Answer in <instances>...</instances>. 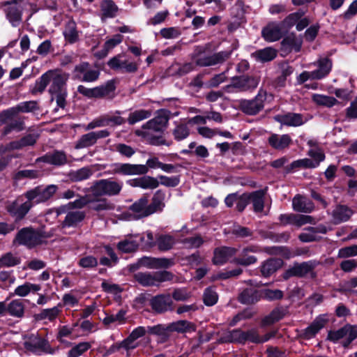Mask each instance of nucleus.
Returning a JSON list of instances; mask_svg holds the SVG:
<instances>
[{"label": "nucleus", "instance_id": "obj_1", "mask_svg": "<svg viewBox=\"0 0 357 357\" xmlns=\"http://www.w3.org/2000/svg\"><path fill=\"white\" fill-rule=\"evenodd\" d=\"M68 79L69 74L59 69L50 70L36 82L31 89V93H41L45 90L47 86L50 84L48 92L52 96V100H56V105L61 108H64L68 94L66 85Z\"/></svg>", "mask_w": 357, "mask_h": 357}, {"label": "nucleus", "instance_id": "obj_2", "mask_svg": "<svg viewBox=\"0 0 357 357\" xmlns=\"http://www.w3.org/2000/svg\"><path fill=\"white\" fill-rule=\"evenodd\" d=\"M162 162L157 158H150L147 160L146 165H132L116 163L111 166L107 172L109 174H121V175H139L145 174L150 168H160Z\"/></svg>", "mask_w": 357, "mask_h": 357}, {"label": "nucleus", "instance_id": "obj_3", "mask_svg": "<svg viewBox=\"0 0 357 357\" xmlns=\"http://www.w3.org/2000/svg\"><path fill=\"white\" fill-rule=\"evenodd\" d=\"M230 52H219L213 54H205L204 48L197 47L191 54V59L196 66L208 67L223 63L230 56Z\"/></svg>", "mask_w": 357, "mask_h": 357}, {"label": "nucleus", "instance_id": "obj_4", "mask_svg": "<svg viewBox=\"0 0 357 357\" xmlns=\"http://www.w3.org/2000/svg\"><path fill=\"white\" fill-rule=\"evenodd\" d=\"M123 183L110 178L100 179L95 181L90 188L94 197L116 196L120 194Z\"/></svg>", "mask_w": 357, "mask_h": 357}, {"label": "nucleus", "instance_id": "obj_5", "mask_svg": "<svg viewBox=\"0 0 357 357\" xmlns=\"http://www.w3.org/2000/svg\"><path fill=\"white\" fill-rule=\"evenodd\" d=\"M319 264V262L316 260L294 263L283 273L282 278L287 280L292 277L305 278L307 274H310L312 278H315L317 274L314 270Z\"/></svg>", "mask_w": 357, "mask_h": 357}, {"label": "nucleus", "instance_id": "obj_6", "mask_svg": "<svg viewBox=\"0 0 357 357\" xmlns=\"http://www.w3.org/2000/svg\"><path fill=\"white\" fill-rule=\"evenodd\" d=\"M174 275L167 271L154 273L139 272L134 275L135 280L143 287L158 286L160 283L170 281Z\"/></svg>", "mask_w": 357, "mask_h": 357}, {"label": "nucleus", "instance_id": "obj_7", "mask_svg": "<svg viewBox=\"0 0 357 357\" xmlns=\"http://www.w3.org/2000/svg\"><path fill=\"white\" fill-rule=\"evenodd\" d=\"M47 237L40 231L35 230L31 227H25L18 231L14 243L31 248L41 244L43 240Z\"/></svg>", "mask_w": 357, "mask_h": 357}, {"label": "nucleus", "instance_id": "obj_8", "mask_svg": "<svg viewBox=\"0 0 357 357\" xmlns=\"http://www.w3.org/2000/svg\"><path fill=\"white\" fill-rule=\"evenodd\" d=\"M267 98V92L260 89L252 100L242 99L238 101L239 109L246 114L255 115L264 107V102Z\"/></svg>", "mask_w": 357, "mask_h": 357}, {"label": "nucleus", "instance_id": "obj_9", "mask_svg": "<svg viewBox=\"0 0 357 357\" xmlns=\"http://www.w3.org/2000/svg\"><path fill=\"white\" fill-rule=\"evenodd\" d=\"M58 190L56 185H49L45 188L37 186L28 190L24 196L27 200L33 204L43 203L50 199Z\"/></svg>", "mask_w": 357, "mask_h": 357}, {"label": "nucleus", "instance_id": "obj_10", "mask_svg": "<svg viewBox=\"0 0 357 357\" xmlns=\"http://www.w3.org/2000/svg\"><path fill=\"white\" fill-rule=\"evenodd\" d=\"M357 337V326L346 325L335 331H330L328 338L333 342L344 339L342 344L347 347Z\"/></svg>", "mask_w": 357, "mask_h": 357}, {"label": "nucleus", "instance_id": "obj_11", "mask_svg": "<svg viewBox=\"0 0 357 357\" xmlns=\"http://www.w3.org/2000/svg\"><path fill=\"white\" fill-rule=\"evenodd\" d=\"M260 81L257 76L243 75L234 77L229 87L236 89L239 91H248L255 89Z\"/></svg>", "mask_w": 357, "mask_h": 357}, {"label": "nucleus", "instance_id": "obj_12", "mask_svg": "<svg viewBox=\"0 0 357 357\" xmlns=\"http://www.w3.org/2000/svg\"><path fill=\"white\" fill-rule=\"evenodd\" d=\"M152 310L159 314L174 310V303L169 294H161L153 296L150 300Z\"/></svg>", "mask_w": 357, "mask_h": 357}, {"label": "nucleus", "instance_id": "obj_13", "mask_svg": "<svg viewBox=\"0 0 357 357\" xmlns=\"http://www.w3.org/2000/svg\"><path fill=\"white\" fill-rule=\"evenodd\" d=\"M24 347L32 352L42 351L48 354L54 352L48 342L38 335H31L24 342Z\"/></svg>", "mask_w": 357, "mask_h": 357}, {"label": "nucleus", "instance_id": "obj_14", "mask_svg": "<svg viewBox=\"0 0 357 357\" xmlns=\"http://www.w3.org/2000/svg\"><path fill=\"white\" fill-rule=\"evenodd\" d=\"M125 121V119L120 116L103 115L90 122L86 126V130H92L98 127L120 126Z\"/></svg>", "mask_w": 357, "mask_h": 357}, {"label": "nucleus", "instance_id": "obj_15", "mask_svg": "<svg viewBox=\"0 0 357 357\" xmlns=\"http://www.w3.org/2000/svg\"><path fill=\"white\" fill-rule=\"evenodd\" d=\"M261 251V249L257 245H250L244 248L241 252V257L235 258L233 262L244 266L254 264L257 261V258L250 255V253H257Z\"/></svg>", "mask_w": 357, "mask_h": 357}, {"label": "nucleus", "instance_id": "obj_16", "mask_svg": "<svg viewBox=\"0 0 357 357\" xmlns=\"http://www.w3.org/2000/svg\"><path fill=\"white\" fill-rule=\"evenodd\" d=\"M32 206L33 203L28 200L22 204H18L15 201L7 206V211L17 220H20L24 218Z\"/></svg>", "mask_w": 357, "mask_h": 357}, {"label": "nucleus", "instance_id": "obj_17", "mask_svg": "<svg viewBox=\"0 0 357 357\" xmlns=\"http://www.w3.org/2000/svg\"><path fill=\"white\" fill-rule=\"evenodd\" d=\"M149 200L146 197H141L130 206V211L133 213L135 219H139L151 215L148 204Z\"/></svg>", "mask_w": 357, "mask_h": 357}, {"label": "nucleus", "instance_id": "obj_18", "mask_svg": "<svg viewBox=\"0 0 357 357\" xmlns=\"http://www.w3.org/2000/svg\"><path fill=\"white\" fill-rule=\"evenodd\" d=\"M6 17L13 26H17L22 20V6L16 0L6 3Z\"/></svg>", "mask_w": 357, "mask_h": 357}, {"label": "nucleus", "instance_id": "obj_19", "mask_svg": "<svg viewBox=\"0 0 357 357\" xmlns=\"http://www.w3.org/2000/svg\"><path fill=\"white\" fill-rule=\"evenodd\" d=\"M237 250L231 247H220L214 250L213 263L222 265L226 263L231 257L236 255Z\"/></svg>", "mask_w": 357, "mask_h": 357}, {"label": "nucleus", "instance_id": "obj_20", "mask_svg": "<svg viewBox=\"0 0 357 357\" xmlns=\"http://www.w3.org/2000/svg\"><path fill=\"white\" fill-rule=\"evenodd\" d=\"M36 162H43L50 165L60 166L67 163V157L63 151H55L37 158Z\"/></svg>", "mask_w": 357, "mask_h": 357}, {"label": "nucleus", "instance_id": "obj_21", "mask_svg": "<svg viewBox=\"0 0 357 357\" xmlns=\"http://www.w3.org/2000/svg\"><path fill=\"white\" fill-rule=\"evenodd\" d=\"M283 265V260L280 258H270L264 261L260 267L261 275L265 277H269Z\"/></svg>", "mask_w": 357, "mask_h": 357}, {"label": "nucleus", "instance_id": "obj_22", "mask_svg": "<svg viewBox=\"0 0 357 357\" xmlns=\"http://www.w3.org/2000/svg\"><path fill=\"white\" fill-rule=\"evenodd\" d=\"M274 119L282 125L287 126H300L303 123L302 115L296 113H287L278 114L274 116Z\"/></svg>", "mask_w": 357, "mask_h": 357}, {"label": "nucleus", "instance_id": "obj_23", "mask_svg": "<svg viewBox=\"0 0 357 357\" xmlns=\"http://www.w3.org/2000/svg\"><path fill=\"white\" fill-rule=\"evenodd\" d=\"M282 26L275 23H270L262 30V36L268 42L278 40L282 38Z\"/></svg>", "mask_w": 357, "mask_h": 357}, {"label": "nucleus", "instance_id": "obj_24", "mask_svg": "<svg viewBox=\"0 0 357 357\" xmlns=\"http://www.w3.org/2000/svg\"><path fill=\"white\" fill-rule=\"evenodd\" d=\"M130 184L132 187H139L143 189L153 190L159 186L160 182L157 178L154 177L144 176L131 180L130 181Z\"/></svg>", "mask_w": 357, "mask_h": 357}, {"label": "nucleus", "instance_id": "obj_25", "mask_svg": "<svg viewBox=\"0 0 357 357\" xmlns=\"http://www.w3.org/2000/svg\"><path fill=\"white\" fill-rule=\"evenodd\" d=\"M292 207L298 212L310 213L314 209V204L306 197L297 195L292 200Z\"/></svg>", "mask_w": 357, "mask_h": 357}, {"label": "nucleus", "instance_id": "obj_26", "mask_svg": "<svg viewBox=\"0 0 357 357\" xmlns=\"http://www.w3.org/2000/svg\"><path fill=\"white\" fill-rule=\"evenodd\" d=\"M168 120V116L165 114V112H161L158 113L155 118L147 121L142 128L144 129H149L153 131H160L166 126Z\"/></svg>", "mask_w": 357, "mask_h": 357}, {"label": "nucleus", "instance_id": "obj_27", "mask_svg": "<svg viewBox=\"0 0 357 357\" xmlns=\"http://www.w3.org/2000/svg\"><path fill=\"white\" fill-rule=\"evenodd\" d=\"M288 314L287 307L279 306L273 309L269 314L261 320L263 326L271 325L284 317Z\"/></svg>", "mask_w": 357, "mask_h": 357}, {"label": "nucleus", "instance_id": "obj_28", "mask_svg": "<svg viewBox=\"0 0 357 357\" xmlns=\"http://www.w3.org/2000/svg\"><path fill=\"white\" fill-rule=\"evenodd\" d=\"M261 299V291L245 289L238 296V301L245 305H253Z\"/></svg>", "mask_w": 357, "mask_h": 357}, {"label": "nucleus", "instance_id": "obj_29", "mask_svg": "<svg viewBox=\"0 0 357 357\" xmlns=\"http://www.w3.org/2000/svg\"><path fill=\"white\" fill-rule=\"evenodd\" d=\"M268 144L271 147L277 150H282L289 146L291 139L288 135H279L272 134L268 139Z\"/></svg>", "mask_w": 357, "mask_h": 357}, {"label": "nucleus", "instance_id": "obj_30", "mask_svg": "<svg viewBox=\"0 0 357 357\" xmlns=\"http://www.w3.org/2000/svg\"><path fill=\"white\" fill-rule=\"evenodd\" d=\"M302 43L301 38L297 37L295 34H290L282 40L281 45L284 51L299 52Z\"/></svg>", "mask_w": 357, "mask_h": 357}, {"label": "nucleus", "instance_id": "obj_31", "mask_svg": "<svg viewBox=\"0 0 357 357\" xmlns=\"http://www.w3.org/2000/svg\"><path fill=\"white\" fill-rule=\"evenodd\" d=\"M266 190L267 188H265L249 193L250 202H252L255 212H261L264 210Z\"/></svg>", "mask_w": 357, "mask_h": 357}, {"label": "nucleus", "instance_id": "obj_32", "mask_svg": "<svg viewBox=\"0 0 357 357\" xmlns=\"http://www.w3.org/2000/svg\"><path fill=\"white\" fill-rule=\"evenodd\" d=\"M353 214V211L344 205L337 206L333 212V221L335 224L347 221Z\"/></svg>", "mask_w": 357, "mask_h": 357}, {"label": "nucleus", "instance_id": "obj_33", "mask_svg": "<svg viewBox=\"0 0 357 357\" xmlns=\"http://www.w3.org/2000/svg\"><path fill=\"white\" fill-rule=\"evenodd\" d=\"M165 194L161 190H157L155 192L152 197L151 203L149 204L151 214L157 211H161L163 209L165 206Z\"/></svg>", "mask_w": 357, "mask_h": 357}, {"label": "nucleus", "instance_id": "obj_34", "mask_svg": "<svg viewBox=\"0 0 357 357\" xmlns=\"http://www.w3.org/2000/svg\"><path fill=\"white\" fill-rule=\"evenodd\" d=\"M326 319L323 318L316 319L310 326L305 328L301 336L305 339H310L314 337L318 331L321 329L326 324Z\"/></svg>", "mask_w": 357, "mask_h": 357}, {"label": "nucleus", "instance_id": "obj_35", "mask_svg": "<svg viewBox=\"0 0 357 357\" xmlns=\"http://www.w3.org/2000/svg\"><path fill=\"white\" fill-rule=\"evenodd\" d=\"M188 122H176L175 126L172 130V135L174 139L176 141H181L186 139L190 133V130L188 126Z\"/></svg>", "mask_w": 357, "mask_h": 357}, {"label": "nucleus", "instance_id": "obj_36", "mask_svg": "<svg viewBox=\"0 0 357 357\" xmlns=\"http://www.w3.org/2000/svg\"><path fill=\"white\" fill-rule=\"evenodd\" d=\"M167 329L169 332L176 331L178 333H185L189 331H195V325L185 320H181L173 322L167 326Z\"/></svg>", "mask_w": 357, "mask_h": 357}, {"label": "nucleus", "instance_id": "obj_37", "mask_svg": "<svg viewBox=\"0 0 357 357\" xmlns=\"http://www.w3.org/2000/svg\"><path fill=\"white\" fill-rule=\"evenodd\" d=\"M85 217V214L83 211H73L68 212L66 218L62 222V227H74L78 222H81Z\"/></svg>", "mask_w": 357, "mask_h": 357}, {"label": "nucleus", "instance_id": "obj_38", "mask_svg": "<svg viewBox=\"0 0 357 357\" xmlns=\"http://www.w3.org/2000/svg\"><path fill=\"white\" fill-rule=\"evenodd\" d=\"M89 208L98 212L102 211H111L114 208V204L106 198H91Z\"/></svg>", "mask_w": 357, "mask_h": 357}, {"label": "nucleus", "instance_id": "obj_39", "mask_svg": "<svg viewBox=\"0 0 357 357\" xmlns=\"http://www.w3.org/2000/svg\"><path fill=\"white\" fill-rule=\"evenodd\" d=\"M24 304L22 301L16 299L12 301L7 305V311L13 316L17 318H21L24 316Z\"/></svg>", "mask_w": 357, "mask_h": 357}, {"label": "nucleus", "instance_id": "obj_40", "mask_svg": "<svg viewBox=\"0 0 357 357\" xmlns=\"http://www.w3.org/2000/svg\"><path fill=\"white\" fill-rule=\"evenodd\" d=\"M115 86L113 83H107L105 86L100 87H96L92 89L91 98H104L109 97L112 98L113 96L110 94L114 91Z\"/></svg>", "mask_w": 357, "mask_h": 357}, {"label": "nucleus", "instance_id": "obj_41", "mask_svg": "<svg viewBox=\"0 0 357 357\" xmlns=\"http://www.w3.org/2000/svg\"><path fill=\"white\" fill-rule=\"evenodd\" d=\"M93 172L91 168L85 167L79 169L72 171L69 173V178L72 181L78 182L88 179Z\"/></svg>", "mask_w": 357, "mask_h": 357}, {"label": "nucleus", "instance_id": "obj_42", "mask_svg": "<svg viewBox=\"0 0 357 357\" xmlns=\"http://www.w3.org/2000/svg\"><path fill=\"white\" fill-rule=\"evenodd\" d=\"M117 247L123 252L128 253L135 252L139 247V243L132 238V236H128L126 239L120 241Z\"/></svg>", "mask_w": 357, "mask_h": 357}, {"label": "nucleus", "instance_id": "obj_43", "mask_svg": "<svg viewBox=\"0 0 357 357\" xmlns=\"http://www.w3.org/2000/svg\"><path fill=\"white\" fill-rule=\"evenodd\" d=\"M305 229V232L301 233L298 236V238L303 242H312L316 240V234L317 233H326V230L325 228L320 227H307Z\"/></svg>", "mask_w": 357, "mask_h": 357}, {"label": "nucleus", "instance_id": "obj_44", "mask_svg": "<svg viewBox=\"0 0 357 357\" xmlns=\"http://www.w3.org/2000/svg\"><path fill=\"white\" fill-rule=\"evenodd\" d=\"M276 55V50L271 47H266L263 50H258L252 54L254 57L262 62L270 61L273 60Z\"/></svg>", "mask_w": 357, "mask_h": 357}, {"label": "nucleus", "instance_id": "obj_45", "mask_svg": "<svg viewBox=\"0 0 357 357\" xmlns=\"http://www.w3.org/2000/svg\"><path fill=\"white\" fill-rule=\"evenodd\" d=\"M319 68L314 70L318 79L323 78L331 71L332 63L327 58H321L318 61Z\"/></svg>", "mask_w": 357, "mask_h": 357}, {"label": "nucleus", "instance_id": "obj_46", "mask_svg": "<svg viewBox=\"0 0 357 357\" xmlns=\"http://www.w3.org/2000/svg\"><path fill=\"white\" fill-rule=\"evenodd\" d=\"M91 195H85V196L81 197L79 199H76L75 202L69 203L67 206H64L59 208L57 210V214L59 215L61 213L65 212L66 208H83L86 204H91Z\"/></svg>", "mask_w": 357, "mask_h": 357}, {"label": "nucleus", "instance_id": "obj_47", "mask_svg": "<svg viewBox=\"0 0 357 357\" xmlns=\"http://www.w3.org/2000/svg\"><path fill=\"white\" fill-rule=\"evenodd\" d=\"M63 34L66 40L70 43H73L78 40V32L74 21H69L66 24Z\"/></svg>", "mask_w": 357, "mask_h": 357}, {"label": "nucleus", "instance_id": "obj_48", "mask_svg": "<svg viewBox=\"0 0 357 357\" xmlns=\"http://www.w3.org/2000/svg\"><path fill=\"white\" fill-rule=\"evenodd\" d=\"M40 289V286L36 284L25 282L24 284L18 286L15 289V294L20 296H26L31 291H38Z\"/></svg>", "mask_w": 357, "mask_h": 357}, {"label": "nucleus", "instance_id": "obj_49", "mask_svg": "<svg viewBox=\"0 0 357 357\" xmlns=\"http://www.w3.org/2000/svg\"><path fill=\"white\" fill-rule=\"evenodd\" d=\"M312 99L317 105L328 107L337 103V100L335 98L321 94H314Z\"/></svg>", "mask_w": 357, "mask_h": 357}, {"label": "nucleus", "instance_id": "obj_50", "mask_svg": "<svg viewBox=\"0 0 357 357\" xmlns=\"http://www.w3.org/2000/svg\"><path fill=\"white\" fill-rule=\"evenodd\" d=\"M151 115V112L145 109L136 110L131 112L128 119V121L130 125H133L137 122L146 119Z\"/></svg>", "mask_w": 357, "mask_h": 357}, {"label": "nucleus", "instance_id": "obj_51", "mask_svg": "<svg viewBox=\"0 0 357 357\" xmlns=\"http://www.w3.org/2000/svg\"><path fill=\"white\" fill-rule=\"evenodd\" d=\"M123 36L121 34L115 35L112 38L107 40L104 44L103 50L98 53L100 57L106 56L109 50L113 49L116 45L121 43Z\"/></svg>", "mask_w": 357, "mask_h": 357}, {"label": "nucleus", "instance_id": "obj_52", "mask_svg": "<svg viewBox=\"0 0 357 357\" xmlns=\"http://www.w3.org/2000/svg\"><path fill=\"white\" fill-rule=\"evenodd\" d=\"M96 143L93 132H89L82 135L80 139L76 142L75 146V149H84L91 146Z\"/></svg>", "mask_w": 357, "mask_h": 357}, {"label": "nucleus", "instance_id": "obj_53", "mask_svg": "<svg viewBox=\"0 0 357 357\" xmlns=\"http://www.w3.org/2000/svg\"><path fill=\"white\" fill-rule=\"evenodd\" d=\"M15 107L18 114L33 112L39 109L38 102L35 100L20 102Z\"/></svg>", "mask_w": 357, "mask_h": 357}, {"label": "nucleus", "instance_id": "obj_54", "mask_svg": "<svg viewBox=\"0 0 357 357\" xmlns=\"http://www.w3.org/2000/svg\"><path fill=\"white\" fill-rule=\"evenodd\" d=\"M283 298V292L279 289H265L261 290V298L268 301L280 300Z\"/></svg>", "mask_w": 357, "mask_h": 357}, {"label": "nucleus", "instance_id": "obj_55", "mask_svg": "<svg viewBox=\"0 0 357 357\" xmlns=\"http://www.w3.org/2000/svg\"><path fill=\"white\" fill-rule=\"evenodd\" d=\"M256 311H255L254 310L250 308H246L243 311L238 312L237 314H236L231 320L229 325L231 326H234L240 321L252 318L255 314H256Z\"/></svg>", "mask_w": 357, "mask_h": 357}, {"label": "nucleus", "instance_id": "obj_56", "mask_svg": "<svg viewBox=\"0 0 357 357\" xmlns=\"http://www.w3.org/2000/svg\"><path fill=\"white\" fill-rule=\"evenodd\" d=\"M24 119L18 118L17 119L13 120L8 125H7L3 130L2 135L3 136L7 135L12 130H17L21 131L24 129Z\"/></svg>", "mask_w": 357, "mask_h": 357}, {"label": "nucleus", "instance_id": "obj_57", "mask_svg": "<svg viewBox=\"0 0 357 357\" xmlns=\"http://www.w3.org/2000/svg\"><path fill=\"white\" fill-rule=\"evenodd\" d=\"M102 15L105 17H112L117 11V7L113 1L104 0L101 4Z\"/></svg>", "mask_w": 357, "mask_h": 357}, {"label": "nucleus", "instance_id": "obj_58", "mask_svg": "<svg viewBox=\"0 0 357 357\" xmlns=\"http://www.w3.org/2000/svg\"><path fill=\"white\" fill-rule=\"evenodd\" d=\"M303 12H296L289 15L282 22L283 29H288L296 24L298 21L303 17Z\"/></svg>", "mask_w": 357, "mask_h": 357}, {"label": "nucleus", "instance_id": "obj_59", "mask_svg": "<svg viewBox=\"0 0 357 357\" xmlns=\"http://www.w3.org/2000/svg\"><path fill=\"white\" fill-rule=\"evenodd\" d=\"M20 260L18 257L8 252L0 258V268L3 267H10L20 264Z\"/></svg>", "mask_w": 357, "mask_h": 357}, {"label": "nucleus", "instance_id": "obj_60", "mask_svg": "<svg viewBox=\"0 0 357 357\" xmlns=\"http://www.w3.org/2000/svg\"><path fill=\"white\" fill-rule=\"evenodd\" d=\"M126 314V311L124 310H120L116 314H109L107 315L103 319V324L106 326L109 325L110 324L118 321L119 323L125 322V316Z\"/></svg>", "mask_w": 357, "mask_h": 357}, {"label": "nucleus", "instance_id": "obj_61", "mask_svg": "<svg viewBox=\"0 0 357 357\" xmlns=\"http://www.w3.org/2000/svg\"><path fill=\"white\" fill-rule=\"evenodd\" d=\"M91 344L87 342H81L73 347L68 352L69 357H78L89 349Z\"/></svg>", "mask_w": 357, "mask_h": 357}, {"label": "nucleus", "instance_id": "obj_62", "mask_svg": "<svg viewBox=\"0 0 357 357\" xmlns=\"http://www.w3.org/2000/svg\"><path fill=\"white\" fill-rule=\"evenodd\" d=\"M157 243L159 250L165 251L173 247L174 241L170 236H160L158 237Z\"/></svg>", "mask_w": 357, "mask_h": 357}, {"label": "nucleus", "instance_id": "obj_63", "mask_svg": "<svg viewBox=\"0 0 357 357\" xmlns=\"http://www.w3.org/2000/svg\"><path fill=\"white\" fill-rule=\"evenodd\" d=\"M218 294L211 288H208L205 290L203 295V300L205 305L211 306L215 305L218 301Z\"/></svg>", "mask_w": 357, "mask_h": 357}, {"label": "nucleus", "instance_id": "obj_64", "mask_svg": "<svg viewBox=\"0 0 357 357\" xmlns=\"http://www.w3.org/2000/svg\"><path fill=\"white\" fill-rule=\"evenodd\" d=\"M357 255V245L342 248L339 250V258H348Z\"/></svg>", "mask_w": 357, "mask_h": 357}]
</instances>
